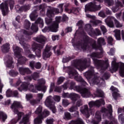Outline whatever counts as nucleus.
Masks as SVG:
<instances>
[{
	"mask_svg": "<svg viewBox=\"0 0 124 124\" xmlns=\"http://www.w3.org/2000/svg\"><path fill=\"white\" fill-rule=\"evenodd\" d=\"M90 62L91 59H90V58L84 59L83 61L81 60L74 61L72 63V65L74 68H70L68 72L70 78H74L76 81L82 83L83 86H87L88 84L81 76H78V73L75 70V68L78 69L80 71H82V70L86 69V68L90 65Z\"/></svg>",
	"mask_w": 124,
	"mask_h": 124,
	"instance_id": "f257e3e1",
	"label": "nucleus"
},
{
	"mask_svg": "<svg viewBox=\"0 0 124 124\" xmlns=\"http://www.w3.org/2000/svg\"><path fill=\"white\" fill-rule=\"evenodd\" d=\"M85 78L89 80V82L91 86L93 85H99V86H103L105 85V81L104 79L107 80L110 75L109 74L106 73L104 74L102 78L98 77V76L94 75V71H93V67H92L91 70H89L83 74Z\"/></svg>",
	"mask_w": 124,
	"mask_h": 124,
	"instance_id": "f03ea898",
	"label": "nucleus"
},
{
	"mask_svg": "<svg viewBox=\"0 0 124 124\" xmlns=\"http://www.w3.org/2000/svg\"><path fill=\"white\" fill-rule=\"evenodd\" d=\"M105 40L102 37L99 38L97 39V44L95 40L90 38L89 37H86L84 41V44L81 45V47L83 50H87L89 48V45H91V47L95 50H102L101 46L105 45Z\"/></svg>",
	"mask_w": 124,
	"mask_h": 124,
	"instance_id": "7ed1b4c3",
	"label": "nucleus"
},
{
	"mask_svg": "<svg viewBox=\"0 0 124 124\" xmlns=\"http://www.w3.org/2000/svg\"><path fill=\"white\" fill-rule=\"evenodd\" d=\"M23 34H25V35H31L32 34V32H29L28 31L22 30L21 32H19L16 36V39H18L20 44L23 46V48L25 50V54L28 58L30 59H34L35 56L32 54L31 51L29 50H26V49H29L30 48V46L26 44V39L24 38Z\"/></svg>",
	"mask_w": 124,
	"mask_h": 124,
	"instance_id": "20e7f679",
	"label": "nucleus"
},
{
	"mask_svg": "<svg viewBox=\"0 0 124 124\" xmlns=\"http://www.w3.org/2000/svg\"><path fill=\"white\" fill-rule=\"evenodd\" d=\"M46 82V81H45V79H44L39 80L38 83L35 85V88L33 85H29L27 83L23 82L21 86L18 88V90L19 91V92L29 90V91L32 92V93H37L38 91H43L44 93H45L46 91V87H44V88H42L41 85H42V84H45Z\"/></svg>",
	"mask_w": 124,
	"mask_h": 124,
	"instance_id": "39448f33",
	"label": "nucleus"
},
{
	"mask_svg": "<svg viewBox=\"0 0 124 124\" xmlns=\"http://www.w3.org/2000/svg\"><path fill=\"white\" fill-rule=\"evenodd\" d=\"M90 56L93 60L94 64L95 66H96V68L98 69L99 68L101 69V72H102L103 70H105L108 68V66H109L108 60H106L105 62L104 61L98 60L94 58H97L98 59H100L101 58H102V51H101L100 53L93 52L91 54Z\"/></svg>",
	"mask_w": 124,
	"mask_h": 124,
	"instance_id": "423d86ee",
	"label": "nucleus"
},
{
	"mask_svg": "<svg viewBox=\"0 0 124 124\" xmlns=\"http://www.w3.org/2000/svg\"><path fill=\"white\" fill-rule=\"evenodd\" d=\"M46 18V24L49 26L48 27H46L42 30L43 32H46V31H52V32H57L58 31V29L59 28V23H61V16H57L55 18V21H53V19Z\"/></svg>",
	"mask_w": 124,
	"mask_h": 124,
	"instance_id": "0eeeda50",
	"label": "nucleus"
},
{
	"mask_svg": "<svg viewBox=\"0 0 124 124\" xmlns=\"http://www.w3.org/2000/svg\"><path fill=\"white\" fill-rule=\"evenodd\" d=\"M21 107L22 106L21 105V103L19 102L14 101V103L12 105L11 108L14 110L15 114H16L17 115L18 121H19V120H21V118L23 117L22 121L19 122L20 124H29V115L24 116V113L19 112L17 109V108H21Z\"/></svg>",
	"mask_w": 124,
	"mask_h": 124,
	"instance_id": "6e6552de",
	"label": "nucleus"
},
{
	"mask_svg": "<svg viewBox=\"0 0 124 124\" xmlns=\"http://www.w3.org/2000/svg\"><path fill=\"white\" fill-rule=\"evenodd\" d=\"M46 40L47 39L43 35H40L36 38V41L39 43H41V44H34L32 46V50L33 52H35L38 58L41 57V49L44 46Z\"/></svg>",
	"mask_w": 124,
	"mask_h": 124,
	"instance_id": "1a4fd4ad",
	"label": "nucleus"
},
{
	"mask_svg": "<svg viewBox=\"0 0 124 124\" xmlns=\"http://www.w3.org/2000/svg\"><path fill=\"white\" fill-rule=\"evenodd\" d=\"M69 89L70 90H74V91H76V92H78V93H80L82 97L88 98L90 97V96L92 95L91 91H90L89 89L86 88L82 89L80 86H75V82L73 81H72L70 83V87Z\"/></svg>",
	"mask_w": 124,
	"mask_h": 124,
	"instance_id": "9d476101",
	"label": "nucleus"
},
{
	"mask_svg": "<svg viewBox=\"0 0 124 124\" xmlns=\"http://www.w3.org/2000/svg\"><path fill=\"white\" fill-rule=\"evenodd\" d=\"M103 0H94L93 2L88 3L85 6V11L87 12V11H96V10H100L101 7L100 5H97V2H102Z\"/></svg>",
	"mask_w": 124,
	"mask_h": 124,
	"instance_id": "9b49d317",
	"label": "nucleus"
},
{
	"mask_svg": "<svg viewBox=\"0 0 124 124\" xmlns=\"http://www.w3.org/2000/svg\"><path fill=\"white\" fill-rule=\"evenodd\" d=\"M13 49L15 56L18 59L17 65H19V64H21V63H24L26 61H27V59L25 57H23L22 55H21L20 53L22 52V49L15 45L13 46Z\"/></svg>",
	"mask_w": 124,
	"mask_h": 124,
	"instance_id": "f8f14e48",
	"label": "nucleus"
},
{
	"mask_svg": "<svg viewBox=\"0 0 124 124\" xmlns=\"http://www.w3.org/2000/svg\"><path fill=\"white\" fill-rule=\"evenodd\" d=\"M111 62L112 68L113 71H117L119 67H120L119 74L120 76L124 77V63L122 62H116V58H114Z\"/></svg>",
	"mask_w": 124,
	"mask_h": 124,
	"instance_id": "ddd939ff",
	"label": "nucleus"
},
{
	"mask_svg": "<svg viewBox=\"0 0 124 124\" xmlns=\"http://www.w3.org/2000/svg\"><path fill=\"white\" fill-rule=\"evenodd\" d=\"M113 21H114L116 28H122L123 27V24L120 23L117 19H115V17L113 16H108L105 19V22L108 27L113 28L114 27Z\"/></svg>",
	"mask_w": 124,
	"mask_h": 124,
	"instance_id": "4468645a",
	"label": "nucleus"
},
{
	"mask_svg": "<svg viewBox=\"0 0 124 124\" xmlns=\"http://www.w3.org/2000/svg\"><path fill=\"white\" fill-rule=\"evenodd\" d=\"M45 104L46 107H48L51 110L53 113H55L57 112V109L55 107V103L53 101L52 96H48L47 97L45 100Z\"/></svg>",
	"mask_w": 124,
	"mask_h": 124,
	"instance_id": "2eb2a0df",
	"label": "nucleus"
},
{
	"mask_svg": "<svg viewBox=\"0 0 124 124\" xmlns=\"http://www.w3.org/2000/svg\"><path fill=\"white\" fill-rule=\"evenodd\" d=\"M85 30L87 31L88 33V34L93 37L94 35H101V32L98 29H96L95 31H93V28H92V25L91 24H88L85 25Z\"/></svg>",
	"mask_w": 124,
	"mask_h": 124,
	"instance_id": "dca6fc26",
	"label": "nucleus"
},
{
	"mask_svg": "<svg viewBox=\"0 0 124 124\" xmlns=\"http://www.w3.org/2000/svg\"><path fill=\"white\" fill-rule=\"evenodd\" d=\"M50 115V112L47 110L45 109L41 115L39 116L37 118L34 120V124H40L42 123V119L48 117Z\"/></svg>",
	"mask_w": 124,
	"mask_h": 124,
	"instance_id": "f3484780",
	"label": "nucleus"
},
{
	"mask_svg": "<svg viewBox=\"0 0 124 124\" xmlns=\"http://www.w3.org/2000/svg\"><path fill=\"white\" fill-rule=\"evenodd\" d=\"M80 112L83 114L86 118L90 117V114L93 112L92 109L89 108V107L87 105L83 106L80 108Z\"/></svg>",
	"mask_w": 124,
	"mask_h": 124,
	"instance_id": "a211bd4d",
	"label": "nucleus"
},
{
	"mask_svg": "<svg viewBox=\"0 0 124 124\" xmlns=\"http://www.w3.org/2000/svg\"><path fill=\"white\" fill-rule=\"evenodd\" d=\"M55 13H61V12L58 8H49L47 9L46 16L49 18H52L55 16Z\"/></svg>",
	"mask_w": 124,
	"mask_h": 124,
	"instance_id": "6ab92c4d",
	"label": "nucleus"
},
{
	"mask_svg": "<svg viewBox=\"0 0 124 124\" xmlns=\"http://www.w3.org/2000/svg\"><path fill=\"white\" fill-rule=\"evenodd\" d=\"M107 109H106L105 108H102L101 112L102 113H105V114H106L108 117L111 118V117H112V113L113 112L112 109V106L111 105H108Z\"/></svg>",
	"mask_w": 124,
	"mask_h": 124,
	"instance_id": "aec40b11",
	"label": "nucleus"
},
{
	"mask_svg": "<svg viewBox=\"0 0 124 124\" xmlns=\"http://www.w3.org/2000/svg\"><path fill=\"white\" fill-rule=\"evenodd\" d=\"M86 16L88 17V18L92 19V20H90V23L93 26H97L98 25H100L102 23L101 21L95 19L96 17L95 16H91L90 14H86Z\"/></svg>",
	"mask_w": 124,
	"mask_h": 124,
	"instance_id": "412c9836",
	"label": "nucleus"
},
{
	"mask_svg": "<svg viewBox=\"0 0 124 124\" xmlns=\"http://www.w3.org/2000/svg\"><path fill=\"white\" fill-rule=\"evenodd\" d=\"M51 49L48 46H46L44 51L43 52V58L44 60H46L48 58L51 57L52 52H51Z\"/></svg>",
	"mask_w": 124,
	"mask_h": 124,
	"instance_id": "4be33fe9",
	"label": "nucleus"
},
{
	"mask_svg": "<svg viewBox=\"0 0 124 124\" xmlns=\"http://www.w3.org/2000/svg\"><path fill=\"white\" fill-rule=\"evenodd\" d=\"M0 9H1L2 13L4 16V15H6L8 12V6H7V2H5L2 3L0 5Z\"/></svg>",
	"mask_w": 124,
	"mask_h": 124,
	"instance_id": "5701e85b",
	"label": "nucleus"
},
{
	"mask_svg": "<svg viewBox=\"0 0 124 124\" xmlns=\"http://www.w3.org/2000/svg\"><path fill=\"white\" fill-rule=\"evenodd\" d=\"M18 70L21 75H25L26 73L27 74H31V71L29 68L19 67Z\"/></svg>",
	"mask_w": 124,
	"mask_h": 124,
	"instance_id": "b1692460",
	"label": "nucleus"
},
{
	"mask_svg": "<svg viewBox=\"0 0 124 124\" xmlns=\"http://www.w3.org/2000/svg\"><path fill=\"white\" fill-rule=\"evenodd\" d=\"M69 6V4H66L64 5L65 8V11L67 12L70 14V13H74V14H77L78 12V10L75 8H73L72 10H70L69 9L67 8Z\"/></svg>",
	"mask_w": 124,
	"mask_h": 124,
	"instance_id": "393cba45",
	"label": "nucleus"
},
{
	"mask_svg": "<svg viewBox=\"0 0 124 124\" xmlns=\"http://www.w3.org/2000/svg\"><path fill=\"white\" fill-rule=\"evenodd\" d=\"M30 66L31 67V69H34V67L37 69H39L41 68V63H40V62L34 63V62L32 61L30 62Z\"/></svg>",
	"mask_w": 124,
	"mask_h": 124,
	"instance_id": "a878e982",
	"label": "nucleus"
},
{
	"mask_svg": "<svg viewBox=\"0 0 124 124\" xmlns=\"http://www.w3.org/2000/svg\"><path fill=\"white\" fill-rule=\"evenodd\" d=\"M71 83V82L70 83H66L64 84V85H62V87H56L55 89V92H57V93H61L62 92V88L64 89V90H66L69 86H70Z\"/></svg>",
	"mask_w": 124,
	"mask_h": 124,
	"instance_id": "bb28decb",
	"label": "nucleus"
},
{
	"mask_svg": "<svg viewBox=\"0 0 124 124\" xmlns=\"http://www.w3.org/2000/svg\"><path fill=\"white\" fill-rule=\"evenodd\" d=\"M123 5H122V2L117 1L115 2V6L112 7L111 10L114 13L117 12L119 10L120 7H122Z\"/></svg>",
	"mask_w": 124,
	"mask_h": 124,
	"instance_id": "cd10ccee",
	"label": "nucleus"
},
{
	"mask_svg": "<svg viewBox=\"0 0 124 124\" xmlns=\"http://www.w3.org/2000/svg\"><path fill=\"white\" fill-rule=\"evenodd\" d=\"M12 60V57H11V56H8L7 57L6 64L7 67H10L11 68H13L14 67V66L13 65V61Z\"/></svg>",
	"mask_w": 124,
	"mask_h": 124,
	"instance_id": "c85d7f7f",
	"label": "nucleus"
},
{
	"mask_svg": "<svg viewBox=\"0 0 124 124\" xmlns=\"http://www.w3.org/2000/svg\"><path fill=\"white\" fill-rule=\"evenodd\" d=\"M95 118L97 121H94L93 124H98V123L101 121V113L100 111H97L95 115Z\"/></svg>",
	"mask_w": 124,
	"mask_h": 124,
	"instance_id": "c756f323",
	"label": "nucleus"
},
{
	"mask_svg": "<svg viewBox=\"0 0 124 124\" xmlns=\"http://www.w3.org/2000/svg\"><path fill=\"white\" fill-rule=\"evenodd\" d=\"M110 90L111 91H112L113 92H114L112 93V96H113V98H114V99L117 100V97H118V96H119V93H118V89L114 87V86H111L110 88Z\"/></svg>",
	"mask_w": 124,
	"mask_h": 124,
	"instance_id": "7c9ffc66",
	"label": "nucleus"
},
{
	"mask_svg": "<svg viewBox=\"0 0 124 124\" xmlns=\"http://www.w3.org/2000/svg\"><path fill=\"white\" fill-rule=\"evenodd\" d=\"M39 77V75H38V73L35 72L32 76V78L31 77H26L24 78V79L25 80H27V81H31L32 78L34 80H36L37 78H38Z\"/></svg>",
	"mask_w": 124,
	"mask_h": 124,
	"instance_id": "2f4dec72",
	"label": "nucleus"
},
{
	"mask_svg": "<svg viewBox=\"0 0 124 124\" xmlns=\"http://www.w3.org/2000/svg\"><path fill=\"white\" fill-rule=\"evenodd\" d=\"M94 94L96 97H103L104 96V93L101 91V90L97 89L96 91Z\"/></svg>",
	"mask_w": 124,
	"mask_h": 124,
	"instance_id": "473e14b6",
	"label": "nucleus"
},
{
	"mask_svg": "<svg viewBox=\"0 0 124 124\" xmlns=\"http://www.w3.org/2000/svg\"><path fill=\"white\" fill-rule=\"evenodd\" d=\"M113 32L115 33L114 35L117 40H121V30L116 29Z\"/></svg>",
	"mask_w": 124,
	"mask_h": 124,
	"instance_id": "72a5a7b5",
	"label": "nucleus"
},
{
	"mask_svg": "<svg viewBox=\"0 0 124 124\" xmlns=\"http://www.w3.org/2000/svg\"><path fill=\"white\" fill-rule=\"evenodd\" d=\"M70 98L73 100V101H76L77 99L80 98V96L75 93H71Z\"/></svg>",
	"mask_w": 124,
	"mask_h": 124,
	"instance_id": "f704fd0d",
	"label": "nucleus"
},
{
	"mask_svg": "<svg viewBox=\"0 0 124 124\" xmlns=\"http://www.w3.org/2000/svg\"><path fill=\"white\" fill-rule=\"evenodd\" d=\"M9 44H6L1 47V50L3 53H7L9 51Z\"/></svg>",
	"mask_w": 124,
	"mask_h": 124,
	"instance_id": "c9c22d12",
	"label": "nucleus"
},
{
	"mask_svg": "<svg viewBox=\"0 0 124 124\" xmlns=\"http://www.w3.org/2000/svg\"><path fill=\"white\" fill-rule=\"evenodd\" d=\"M35 24L37 25H39L40 28H43L44 26V22L43 21V19L39 17L37 20L35 21Z\"/></svg>",
	"mask_w": 124,
	"mask_h": 124,
	"instance_id": "e433bc0d",
	"label": "nucleus"
},
{
	"mask_svg": "<svg viewBox=\"0 0 124 124\" xmlns=\"http://www.w3.org/2000/svg\"><path fill=\"white\" fill-rule=\"evenodd\" d=\"M94 102H95V106H100L101 104H103V105L105 104V102H104V100H103V99L97 100Z\"/></svg>",
	"mask_w": 124,
	"mask_h": 124,
	"instance_id": "4c0bfd02",
	"label": "nucleus"
},
{
	"mask_svg": "<svg viewBox=\"0 0 124 124\" xmlns=\"http://www.w3.org/2000/svg\"><path fill=\"white\" fill-rule=\"evenodd\" d=\"M37 16H38V15H37L36 11H34L30 16V19L31 21H34L35 18H37Z\"/></svg>",
	"mask_w": 124,
	"mask_h": 124,
	"instance_id": "58836bf2",
	"label": "nucleus"
},
{
	"mask_svg": "<svg viewBox=\"0 0 124 124\" xmlns=\"http://www.w3.org/2000/svg\"><path fill=\"white\" fill-rule=\"evenodd\" d=\"M31 30L33 32H36V31H38V26L37 25L36 23H34L32 24Z\"/></svg>",
	"mask_w": 124,
	"mask_h": 124,
	"instance_id": "ea45409f",
	"label": "nucleus"
},
{
	"mask_svg": "<svg viewBox=\"0 0 124 124\" xmlns=\"http://www.w3.org/2000/svg\"><path fill=\"white\" fill-rule=\"evenodd\" d=\"M64 120H65V121H68L69 120H71V114L70 113L68 112H66L64 113V115L63 116Z\"/></svg>",
	"mask_w": 124,
	"mask_h": 124,
	"instance_id": "a19ab883",
	"label": "nucleus"
},
{
	"mask_svg": "<svg viewBox=\"0 0 124 124\" xmlns=\"http://www.w3.org/2000/svg\"><path fill=\"white\" fill-rule=\"evenodd\" d=\"M84 25V23L83 22V21L82 20H79L78 22L77 23V26L78 27V31H81L82 30V28H83V25Z\"/></svg>",
	"mask_w": 124,
	"mask_h": 124,
	"instance_id": "79ce46f5",
	"label": "nucleus"
},
{
	"mask_svg": "<svg viewBox=\"0 0 124 124\" xmlns=\"http://www.w3.org/2000/svg\"><path fill=\"white\" fill-rule=\"evenodd\" d=\"M31 27V22L28 20H25L24 21V28L26 30H29Z\"/></svg>",
	"mask_w": 124,
	"mask_h": 124,
	"instance_id": "37998d69",
	"label": "nucleus"
},
{
	"mask_svg": "<svg viewBox=\"0 0 124 124\" xmlns=\"http://www.w3.org/2000/svg\"><path fill=\"white\" fill-rule=\"evenodd\" d=\"M65 4H67V3H61L58 5L57 7L59 8L58 9L59 10V11H60V13H62V12H63V6L64 7V5H65Z\"/></svg>",
	"mask_w": 124,
	"mask_h": 124,
	"instance_id": "c03bdc74",
	"label": "nucleus"
},
{
	"mask_svg": "<svg viewBox=\"0 0 124 124\" xmlns=\"http://www.w3.org/2000/svg\"><path fill=\"white\" fill-rule=\"evenodd\" d=\"M7 118V116L3 112H0V119H2L3 122H4Z\"/></svg>",
	"mask_w": 124,
	"mask_h": 124,
	"instance_id": "a18cd8bd",
	"label": "nucleus"
},
{
	"mask_svg": "<svg viewBox=\"0 0 124 124\" xmlns=\"http://www.w3.org/2000/svg\"><path fill=\"white\" fill-rule=\"evenodd\" d=\"M6 93L7 97H10L12 96L13 93V92H12V91H11V90L8 89Z\"/></svg>",
	"mask_w": 124,
	"mask_h": 124,
	"instance_id": "49530a36",
	"label": "nucleus"
},
{
	"mask_svg": "<svg viewBox=\"0 0 124 124\" xmlns=\"http://www.w3.org/2000/svg\"><path fill=\"white\" fill-rule=\"evenodd\" d=\"M30 8H31V5L26 4L22 7V11H27V10H30Z\"/></svg>",
	"mask_w": 124,
	"mask_h": 124,
	"instance_id": "de8ad7c7",
	"label": "nucleus"
},
{
	"mask_svg": "<svg viewBox=\"0 0 124 124\" xmlns=\"http://www.w3.org/2000/svg\"><path fill=\"white\" fill-rule=\"evenodd\" d=\"M9 74L11 76H13V77H16V76H17V75H18V74H19V73H18V72H17L15 71L12 70V71H10Z\"/></svg>",
	"mask_w": 124,
	"mask_h": 124,
	"instance_id": "09e8293b",
	"label": "nucleus"
},
{
	"mask_svg": "<svg viewBox=\"0 0 124 124\" xmlns=\"http://www.w3.org/2000/svg\"><path fill=\"white\" fill-rule=\"evenodd\" d=\"M62 104L64 107H67L69 105V102L67 99H63L62 102Z\"/></svg>",
	"mask_w": 124,
	"mask_h": 124,
	"instance_id": "8fccbe9b",
	"label": "nucleus"
},
{
	"mask_svg": "<svg viewBox=\"0 0 124 124\" xmlns=\"http://www.w3.org/2000/svg\"><path fill=\"white\" fill-rule=\"evenodd\" d=\"M41 112H42V107L39 106V107L37 108L35 113V114H41Z\"/></svg>",
	"mask_w": 124,
	"mask_h": 124,
	"instance_id": "3c124183",
	"label": "nucleus"
},
{
	"mask_svg": "<svg viewBox=\"0 0 124 124\" xmlns=\"http://www.w3.org/2000/svg\"><path fill=\"white\" fill-rule=\"evenodd\" d=\"M88 105L89 106V108L92 109V111H93V109H92V108H93V106H95V102L92 101L88 103Z\"/></svg>",
	"mask_w": 124,
	"mask_h": 124,
	"instance_id": "603ef678",
	"label": "nucleus"
},
{
	"mask_svg": "<svg viewBox=\"0 0 124 124\" xmlns=\"http://www.w3.org/2000/svg\"><path fill=\"white\" fill-rule=\"evenodd\" d=\"M39 102L37 100L32 99L30 101V103L31 105H36Z\"/></svg>",
	"mask_w": 124,
	"mask_h": 124,
	"instance_id": "864d4df0",
	"label": "nucleus"
},
{
	"mask_svg": "<svg viewBox=\"0 0 124 124\" xmlns=\"http://www.w3.org/2000/svg\"><path fill=\"white\" fill-rule=\"evenodd\" d=\"M108 54L109 56H114L115 54V48H111L109 52H108Z\"/></svg>",
	"mask_w": 124,
	"mask_h": 124,
	"instance_id": "5fc2aeb1",
	"label": "nucleus"
},
{
	"mask_svg": "<svg viewBox=\"0 0 124 124\" xmlns=\"http://www.w3.org/2000/svg\"><path fill=\"white\" fill-rule=\"evenodd\" d=\"M43 93H38L37 94V98L38 99L37 100L38 102H40V100H41V99H42V98H43Z\"/></svg>",
	"mask_w": 124,
	"mask_h": 124,
	"instance_id": "6e6d98bb",
	"label": "nucleus"
},
{
	"mask_svg": "<svg viewBox=\"0 0 124 124\" xmlns=\"http://www.w3.org/2000/svg\"><path fill=\"white\" fill-rule=\"evenodd\" d=\"M15 9L16 10L17 12L20 13L23 11L22 7H20V6L18 5L16 6Z\"/></svg>",
	"mask_w": 124,
	"mask_h": 124,
	"instance_id": "4d7b16f0",
	"label": "nucleus"
},
{
	"mask_svg": "<svg viewBox=\"0 0 124 124\" xmlns=\"http://www.w3.org/2000/svg\"><path fill=\"white\" fill-rule=\"evenodd\" d=\"M100 29L104 34V33H106V32H107V29H106L105 26H104L103 25H101L100 27Z\"/></svg>",
	"mask_w": 124,
	"mask_h": 124,
	"instance_id": "13d9d810",
	"label": "nucleus"
},
{
	"mask_svg": "<svg viewBox=\"0 0 124 124\" xmlns=\"http://www.w3.org/2000/svg\"><path fill=\"white\" fill-rule=\"evenodd\" d=\"M71 60V57H65L63 58L62 62H69Z\"/></svg>",
	"mask_w": 124,
	"mask_h": 124,
	"instance_id": "bf43d9fd",
	"label": "nucleus"
},
{
	"mask_svg": "<svg viewBox=\"0 0 124 124\" xmlns=\"http://www.w3.org/2000/svg\"><path fill=\"white\" fill-rule=\"evenodd\" d=\"M105 2L108 3V5L111 6L114 4V0H106Z\"/></svg>",
	"mask_w": 124,
	"mask_h": 124,
	"instance_id": "052dcab7",
	"label": "nucleus"
},
{
	"mask_svg": "<svg viewBox=\"0 0 124 124\" xmlns=\"http://www.w3.org/2000/svg\"><path fill=\"white\" fill-rule=\"evenodd\" d=\"M63 81H64V78L62 77H60L58 78V80L57 81V84L58 85H61V84H62V82H63Z\"/></svg>",
	"mask_w": 124,
	"mask_h": 124,
	"instance_id": "680f3d73",
	"label": "nucleus"
},
{
	"mask_svg": "<svg viewBox=\"0 0 124 124\" xmlns=\"http://www.w3.org/2000/svg\"><path fill=\"white\" fill-rule=\"evenodd\" d=\"M8 2L10 4V9H13V7H14V1L11 0Z\"/></svg>",
	"mask_w": 124,
	"mask_h": 124,
	"instance_id": "e2e57ef3",
	"label": "nucleus"
},
{
	"mask_svg": "<svg viewBox=\"0 0 124 124\" xmlns=\"http://www.w3.org/2000/svg\"><path fill=\"white\" fill-rule=\"evenodd\" d=\"M39 9H42V11H43V14H44L45 12V4L40 5L39 6H37Z\"/></svg>",
	"mask_w": 124,
	"mask_h": 124,
	"instance_id": "0e129e2a",
	"label": "nucleus"
},
{
	"mask_svg": "<svg viewBox=\"0 0 124 124\" xmlns=\"http://www.w3.org/2000/svg\"><path fill=\"white\" fill-rule=\"evenodd\" d=\"M118 119L120 121L124 123V114H120L118 116Z\"/></svg>",
	"mask_w": 124,
	"mask_h": 124,
	"instance_id": "69168bd1",
	"label": "nucleus"
},
{
	"mask_svg": "<svg viewBox=\"0 0 124 124\" xmlns=\"http://www.w3.org/2000/svg\"><path fill=\"white\" fill-rule=\"evenodd\" d=\"M77 109L78 108L77 107L73 106L69 109V112H74V111H76Z\"/></svg>",
	"mask_w": 124,
	"mask_h": 124,
	"instance_id": "338daca9",
	"label": "nucleus"
},
{
	"mask_svg": "<svg viewBox=\"0 0 124 124\" xmlns=\"http://www.w3.org/2000/svg\"><path fill=\"white\" fill-rule=\"evenodd\" d=\"M46 122L47 124H53V123H54V119H47Z\"/></svg>",
	"mask_w": 124,
	"mask_h": 124,
	"instance_id": "774afa93",
	"label": "nucleus"
}]
</instances>
